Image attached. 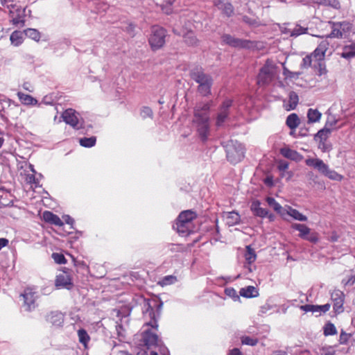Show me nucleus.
<instances>
[{"label":"nucleus","instance_id":"obj_1","mask_svg":"<svg viewBox=\"0 0 355 355\" xmlns=\"http://www.w3.org/2000/svg\"><path fill=\"white\" fill-rule=\"evenodd\" d=\"M210 106L211 103H199L194 108L193 122L196 125L197 132L203 142L207 141L209 135Z\"/></svg>","mask_w":355,"mask_h":355},{"label":"nucleus","instance_id":"obj_2","mask_svg":"<svg viewBox=\"0 0 355 355\" xmlns=\"http://www.w3.org/2000/svg\"><path fill=\"white\" fill-rule=\"evenodd\" d=\"M135 343L146 355H155V327L144 324L141 332L135 336Z\"/></svg>","mask_w":355,"mask_h":355},{"label":"nucleus","instance_id":"obj_3","mask_svg":"<svg viewBox=\"0 0 355 355\" xmlns=\"http://www.w3.org/2000/svg\"><path fill=\"white\" fill-rule=\"evenodd\" d=\"M196 217V213L192 210L183 211L179 214L173 228L180 235L186 236L193 231L192 221Z\"/></svg>","mask_w":355,"mask_h":355},{"label":"nucleus","instance_id":"obj_4","mask_svg":"<svg viewBox=\"0 0 355 355\" xmlns=\"http://www.w3.org/2000/svg\"><path fill=\"white\" fill-rule=\"evenodd\" d=\"M223 147L225 149L227 159L230 163L237 164L244 157V147L237 141H227L224 143Z\"/></svg>","mask_w":355,"mask_h":355},{"label":"nucleus","instance_id":"obj_5","mask_svg":"<svg viewBox=\"0 0 355 355\" xmlns=\"http://www.w3.org/2000/svg\"><path fill=\"white\" fill-rule=\"evenodd\" d=\"M329 24L331 25V32L327 37L345 38L349 36L352 31V24L347 21H329Z\"/></svg>","mask_w":355,"mask_h":355},{"label":"nucleus","instance_id":"obj_6","mask_svg":"<svg viewBox=\"0 0 355 355\" xmlns=\"http://www.w3.org/2000/svg\"><path fill=\"white\" fill-rule=\"evenodd\" d=\"M276 73V66L270 60H267L265 64L261 68L258 75V84L268 85L274 78Z\"/></svg>","mask_w":355,"mask_h":355},{"label":"nucleus","instance_id":"obj_7","mask_svg":"<svg viewBox=\"0 0 355 355\" xmlns=\"http://www.w3.org/2000/svg\"><path fill=\"white\" fill-rule=\"evenodd\" d=\"M63 121L76 130L83 128V120L80 114L75 110L69 108L66 110L62 114Z\"/></svg>","mask_w":355,"mask_h":355},{"label":"nucleus","instance_id":"obj_8","mask_svg":"<svg viewBox=\"0 0 355 355\" xmlns=\"http://www.w3.org/2000/svg\"><path fill=\"white\" fill-rule=\"evenodd\" d=\"M21 296L24 299V306L26 311H31L36 307V300L38 298V293L32 288L25 289Z\"/></svg>","mask_w":355,"mask_h":355},{"label":"nucleus","instance_id":"obj_9","mask_svg":"<svg viewBox=\"0 0 355 355\" xmlns=\"http://www.w3.org/2000/svg\"><path fill=\"white\" fill-rule=\"evenodd\" d=\"M223 43L228 44L232 47H241V48H250L252 44L250 40H244L239 38H235L229 34H224L221 37Z\"/></svg>","mask_w":355,"mask_h":355},{"label":"nucleus","instance_id":"obj_10","mask_svg":"<svg viewBox=\"0 0 355 355\" xmlns=\"http://www.w3.org/2000/svg\"><path fill=\"white\" fill-rule=\"evenodd\" d=\"M190 76L199 85L213 82L212 78L209 74L205 73L200 68L192 69L190 72Z\"/></svg>","mask_w":355,"mask_h":355},{"label":"nucleus","instance_id":"obj_11","mask_svg":"<svg viewBox=\"0 0 355 355\" xmlns=\"http://www.w3.org/2000/svg\"><path fill=\"white\" fill-rule=\"evenodd\" d=\"M71 285V280L68 273L64 272L57 275L55 279V286L58 288L62 287L70 289Z\"/></svg>","mask_w":355,"mask_h":355},{"label":"nucleus","instance_id":"obj_12","mask_svg":"<svg viewBox=\"0 0 355 355\" xmlns=\"http://www.w3.org/2000/svg\"><path fill=\"white\" fill-rule=\"evenodd\" d=\"M331 298L334 300V309L336 312L340 313L343 311V293L340 291H335L331 294Z\"/></svg>","mask_w":355,"mask_h":355},{"label":"nucleus","instance_id":"obj_13","mask_svg":"<svg viewBox=\"0 0 355 355\" xmlns=\"http://www.w3.org/2000/svg\"><path fill=\"white\" fill-rule=\"evenodd\" d=\"M42 218L44 220L48 223L51 225H57L61 227L64 225L62 220L58 217V216L54 214L53 213L49 211H45L42 214Z\"/></svg>","mask_w":355,"mask_h":355},{"label":"nucleus","instance_id":"obj_14","mask_svg":"<svg viewBox=\"0 0 355 355\" xmlns=\"http://www.w3.org/2000/svg\"><path fill=\"white\" fill-rule=\"evenodd\" d=\"M214 6L227 17H230L234 12L232 5L228 2H223L222 0H214Z\"/></svg>","mask_w":355,"mask_h":355},{"label":"nucleus","instance_id":"obj_15","mask_svg":"<svg viewBox=\"0 0 355 355\" xmlns=\"http://www.w3.org/2000/svg\"><path fill=\"white\" fill-rule=\"evenodd\" d=\"M280 153L286 158L299 162L302 159V156L296 150L289 148H282L280 149Z\"/></svg>","mask_w":355,"mask_h":355},{"label":"nucleus","instance_id":"obj_16","mask_svg":"<svg viewBox=\"0 0 355 355\" xmlns=\"http://www.w3.org/2000/svg\"><path fill=\"white\" fill-rule=\"evenodd\" d=\"M169 35L166 29L157 26V49L162 47L168 40Z\"/></svg>","mask_w":355,"mask_h":355},{"label":"nucleus","instance_id":"obj_17","mask_svg":"<svg viewBox=\"0 0 355 355\" xmlns=\"http://www.w3.org/2000/svg\"><path fill=\"white\" fill-rule=\"evenodd\" d=\"M47 320L53 325L60 327L64 322V316L60 312H51L48 315Z\"/></svg>","mask_w":355,"mask_h":355},{"label":"nucleus","instance_id":"obj_18","mask_svg":"<svg viewBox=\"0 0 355 355\" xmlns=\"http://www.w3.org/2000/svg\"><path fill=\"white\" fill-rule=\"evenodd\" d=\"M260 205L259 200L253 201L251 205V210L255 216L264 218L268 215V211L261 207Z\"/></svg>","mask_w":355,"mask_h":355},{"label":"nucleus","instance_id":"obj_19","mask_svg":"<svg viewBox=\"0 0 355 355\" xmlns=\"http://www.w3.org/2000/svg\"><path fill=\"white\" fill-rule=\"evenodd\" d=\"M3 6L6 7L8 9L10 16H24L25 15V10L22 8L21 6H19L16 4L8 3Z\"/></svg>","mask_w":355,"mask_h":355},{"label":"nucleus","instance_id":"obj_20","mask_svg":"<svg viewBox=\"0 0 355 355\" xmlns=\"http://www.w3.org/2000/svg\"><path fill=\"white\" fill-rule=\"evenodd\" d=\"M239 293L244 297H254L259 295L258 290L253 286L242 288Z\"/></svg>","mask_w":355,"mask_h":355},{"label":"nucleus","instance_id":"obj_21","mask_svg":"<svg viewBox=\"0 0 355 355\" xmlns=\"http://www.w3.org/2000/svg\"><path fill=\"white\" fill-rule=\"evenodd\" d=\"M24 32L15 31L12 33L10 37L11 44L15 46L20 45L24 40Z\"/></svg>","mask_w":355,"mask_h":355},{"label":"nucleus","instance_id":"obj_22","mask_svg":"<svg viewBox=\"0 0 355 355\" xmlns=\"http://www.w3.org/2000/svg\"><path fill=\"white\" fill-rule=\"evenodd\" d=\"M17 96H18L19 99L20 100V101L21 102V103H23L24 105H33L37 104V101L28 94H26L23 92H17Z\"/></svg>","mask_w":355,"mask_h":355},{"label":"nucleus","instance_id":"obj_23","mask_svg":"<svg viewBox=\"0 0 355 355\" xmlns=\"http://www.w3.org/2000/svg\"><path fill=\"white\" fill-rule=\"evenodd\" d=\"M291 227L300 232L299 236L303 239H305L306 236L309 235L311 232V229L304 224L293 223Z\"/></svg>","mask_w":355,"mask_h":355},{"label":"nucleus","instance_id":"obj_24","mask_svg":"<svg viewBox=\"0 0 355 355\" xmlns=\"http://www.w3.org/2000/svg\"><path fill=\"white\" fill-rule=\"evenodd\" d=\"M286 123L290 129L295 130L300 124V119L296 114H291L288 116Z\"/></svg>","mask_w":355,"mask_h":355},{"label":"nucleus","instance_id":"obj_25","mask_svg":"<svg viewBox=\"0 0 355 355\" xmlns=\"http://www.w3.org/2000/svg\"><path fill=\"white\" fill-rule=\"evenodd\" d=\"M355 56V44L345 46L341 53V57L349 59Z\"/></svg>","mask_w":355,"mask_h":355},{"label":"nucleus","instance_id":"obj_26","mask_svg":"<svg viewBox=\"0 0 355 355\" xmlns=\"http://www.w3.org/2000/svg\"><path fill=\"white\" fill-rule=\"evenodd\" d=\"M286 214L291 217H293L294 219L300 220V221H306L307 217L302 214H301L299 211L297 209H293L291 207H288V210L286 211Z\"/></svg>","mask_w":355,"mask_h":355},{"label":"nucleus","instance_id":"obj_27","mask_svg":"<svg viewBox=\"0 0 355 355\" xmlns=\"http://www.w3.org/2000/svg\"><path fill=\"white\" fill-rule=\"evenodd\" d=\"M266 202L270 207H271L276 212L284 215L285 210L283 209L282 207L272 197H268Z\"/></svg>","mask_w":355,"mask_h":355},{"label":"nucleus","instance_id":"obj_28","mask_svg":"<svg viewBox=\"0 0 355 355\" xmlns=\"http://www.w3.org/2000/svg\"><path fill=\"white\" fill-rule=\"evenodd\" d=\"M307 117L309 123H315L320 119L321 113L318 110L310 108L307 112Z\"/></svg>","mask_w":355,"mask_h":355},{"label":"nucleus","instance_id":"obj_29","mask_svg":"<svg viewBox=\"0 0 355 355\" xmlns=\"http://www.w3.org/2000/svg\"><path fill=\"white\" fill-rule=\"evenodd\" d=\"M331 130L328 129L327 127H324V128L320 130L318 133L315 135L314 139L315 141H326V139L329 137Z\"/></svg>","mask_w":355,"mask_h":355},{"label":"nucleus","instance_id":"obj_30","mask_svg":"<svg viewBox=\"0 0 355 355\" xmlns=\"http://www.w3.org/2000/svg\"><path fill=\"white\" fill-rule=\"evenodd\" d=\"M245 258L249 265L254 262L256 260L257 254L255 251L250 245L246 246Z\"/></svg>","mask_w":355,"mask_h":355},{"label":"nucleus","instance_id":"obj_31","mask_svg":"<svg viewBox=\"0 0 355 355\" xmlns=\"http://www.w3.org/2000/svg\"><path fill=\"white\" fill-rule=\"evenodd\" d=\"M227 223L230 226L238 224L240 221V216L235 211L229 212L227 214Z\"/></svg>","mask_w":355,"mask_h":355},{"label":"nucleus","instance_id":"obj_32","mask_svg":"<svg viewBox=\"0 0 355 355\" xmlns=\"http://www.w3.org/2000/svg\"><path fill=\"white\" fill-rule=\"evenodd\" d=\"M24 35L26 37H28L36 42L40 41L41 35H40V33L37 29L27 28V29L24 30Z\"/></svg>","mask_w":355,"mask_h":355},{"label":"nucleus","instance_id":"obj_33","mask_svg":"<svg viewBox=\"0 0 355 355\" xmlns=\"http://www.w3.org/2000/svg\"><path fill=\"white\" fill-rule=\"evenodd\" d=\"M184 42L189 46H196L199 41L192 32H188L184 36Z\"/></svg>","mask_w":355,"mask_h":355},{"label":"nucleus","instance_id":"obj_34","mask_svg":"<svg viewBox=\"0 0 355 355\" xmlns=\"http://www.w3.org/2000/svg\"><path fill=\"white\" fill-rule=\"evenodd\" d=\"M298 96L295 92L289 93V104L286 107L287 110H294L298 103Z\"/></svg>","mask_w":355,"mask_h":355},{"label":"nucleus","instance_id":"obj_35","mask_svg":"<svg viewBox=\"0 0 355 355\" xmlns=\"http://www.w3.org/2000/svg\"><path fill=\"white\" fill-rule=\"evenodd\" d=\"M78 340L85 347H87V343L90 340V337L85 329H79L78 331Z\"/></svg>","mask_w":355,"mask_h":355},{"label":"nucleus","instance_id":"obj_36","mask_svg":"<svg viewBox=\"0 0 355 355\" xmlns=\"http://www.w3.org/2000/svg\"><path fill=\"white\" fill-rule=\"evenodd\" d=\"M213 82L207 83L198 85V92L202 96H206L210 94L211 87Z\"/></svg>","mask_w":355,"mask_h":355},{"label":"nucleus","instance_id":"obj_37","mask_svg":"<svg viewBox=\"0 0 355 355\" xmlns=\"http://www.w3.org/2000/svg\"><path fill=\"white\" fill-rule=\"evenodd\" d=\"M96 141V139L95 137H84L82 139H80L79 143L82 146L86 147V148H90L95 145Z\"/></svg>","mask_w":355,"mask_h":355},{"label":"nucleus","instance_id":"obj_38","mask_svg":"<svg viewBox=\"0 0 355 355\" xmlns=\"http://www.w3.org/2000/svg\"><path fill=\"white\" fill-rule=\"evenodd\" d=\"M232 105V100L231 99H226L221 106L219 108V112L220 114H223L228 116L229 115V110L231 107Z\"/></svg>","mask_w":355,"mask_h":355},{"label":"nucleus","instance_id":"obj_39","mask_svg":"<svg viewBox=\"0 0 355 355\" xmlns=\"http://www.w3.org/2000/svg\"><path fill=\"white\" fill-rule=\"evenodd\" d=\"M177 282V277L174 275H168L162 278V280L157 282V284L164 286L171 285Z\"/></svg>","mask_w":355,"mask_h":355},{"label":"nucleus","instance_id":"obj_40","mask_svg":"<svg viewBox=\"0 0 355 355\" xmlns=\"http://www.w3.org/2000/svg\"><path fill=\"white\" fill-rule=\"evenodd\" d=\"M324 175L334 180L340 181L343 179V176L341 175L334 171L330 170L329 168Z\"/></svg>","mask_w":355,"mask_h":355},{"label":"nucleus","instance_id":"obj_41","mask_svg":"<svg viewBox=\"0 0 355 355\" xmlns=\"http://www.w3.org/2000/svg\"><path fill=\"white\" fill-rule=\"evenodd\" d=\"M175 0H165L166 4L161 3L160 7L162 11L166 15L172 13L173 9L171 8L172 4Z\"/></svg>","mask_w":355,"mask_h":355},{"label":"nucleus","instance_id":"obj_42","mask_svg":"<svg viewBox=\"0 0 355 355\" xmlns=\"http://www.w3.org/2000/svg\"><path fill=\"white\" fill-rule=\"evenodd\" d=\"M307 28H304L298 24H296L295 28L292 29L291 37H297L302 34L306 33Z\"/></svg>","mask_w":355,"mask_h":355},{"label":"nucleus","instance_id":"obj_43","mask_svg":"<svg viewBox=\"0 0 355 355\" xmlns=\"http://www.w3.org/2000/svg\"><path fill=\"white\" fill-rule=\"evenodd\" d=\"M336 334V329L332 323L329 322L326 324V325L324 327V334L325 336L334 335Z\"/></svg>","mask_w":355,"mask_h":355},{"label":"nucleus","instance_id":"obj_44","mask_svg":"<svg viewBox=\"0 0 355 355\" xmlns=\"http://www.w3.org/2000/svg\"><path fill=\"white\" fill-rule=\"evenodd\" d=\"M338 120L336 118L335 116L329 114L327 117V120L326 121L324 127H327L328 129L332 130L334 127L336 125Z\"/></svg>","mask_w":355,"mask_h":355},{"label":"nucleus","instance_id":"obj_45","mask_svg":"<svg viewBox=\"0 0 355 355\" xmlns=\"http://www.w3.org/2000/svg\"><path fill=\"white\" fill-rule=\"evenodd\" d=\"M241 343L243 345L254 346L257 344L258 340L257 338H252L250 336H243L241 338Z\"/></svg>","mask_w":355,"mask_h":355},{"label":"nucleus","instance_id":"obj_46","mask_svg":"<svg viewBox=\"0 0 355 355\" xmlns=\"http://www.w3.org/2000/svg\"><path fill=\"white\" fill-rule=\"evenodd\" d=\"M324 53L322 51V52H320V50L318 51V47H317L311 55L314 59V62H321L323 60Z\"/></svg>","mask_w":355,"mask_h":355},{"label":"nucleus","instance_id":"obj_47","mask_svg":"<svg viewBox=\"0 0 355 355\" xmlns=\"http://www.w3.org/2000/svg\"><path fill=\"white\" fill-rule=\"evenodd\" d=\"M141 116L144 119H146L147 117L153 119V112L152 109H150L148 107H143L141 110Z\"/></svg>","mask_w":355,"mask_h":355},{"label":"nucleus","instance_id":"obj_48","mask_svg":"<svg viewBox=\"0 0 355 355\" xmlns=\"http://www.w3.org/2000/svg\"><path fill=\"white\" fill-rule=\"evenodd\" d=\"M313 61V58H312V55H308L305 56L302 59V62L301 64V67L302 68H304V69H307L308 67L311 66V63H312Z\"/></svg>","mask_w":355,"mask_h":355},{"label":"nucleus","instance_id":"obj_49","mask_svg":"<svg viewBox=\"0 0 355 355\" xmlns=\"http://www.w3.org/2000/svg\"><path fill=\"white\" fill-rule=\"evenodd\" d=\"M52 257L55 263L58 264L65 263L66 259L62 254L53 253Z\"/></svg>","mask_w":355,"mask_h":355},{"label":"nucleus","instance_id":"obj_50","mask_svg":"<svg viewBox=\"0 0 355 355\" xmlns=\"http://www.w3.org/2000/svg\"><path fill=\"white\" fill-rule=\"evenodd\" d=\"M10 17H11V21H12L13 24H15L16 26H24V16H17V15H15V16H10Z\"/></svg>","mask_w":355,"mask_h":355},{"label":"nucleus","instance_id":"obj_51","mask_svg":"<svg viewBox=\"0 0 355 355\" xmlns=\"http://www.w3.org/2000/svg\"><path fill=\"white\" fill-rule=\"evenodd\" d=\"M329 166L324 163V162L322 159H319V161L318 163H316V167L315 168L318 169L320 173L324 174L325 171H327Z\"/></svg>","mask_w":355,"mask_h":355},{"label":"nucleus","instance_id":"obj_52","mask_svg":"<svg viewBox=\"0 0 355 355\" xmlns=\"http://www.w3.org/2000/svg\"><path fill=\"white\" fill-rule=\"evenodd\" d=\"M284 75L286 76V78H298L299 76L301 75V72H293L289 71L288 69L284 68L283 71Z\"/></svg>","mask_w":355,"mask_h":355},{"label":"nucleus","instance_id":"obj_53","mask_svg":"<svg viewBox=\"0 0 355 355\" xmlns=\"http://www.w3.org/2000/svg\"><path fill=\"white\" fill-rule=\"evenodd\" d=\"M225 293L230 297H232V298H234L236 300L239 299V297L237 295L236 290L234 289L233 288H226L225 289Z\"/></svg>","mask_w":355,"mask_h":355},{"label":"nucleus","instance_id":"obj_54","mask_svg":"<svg viewBox=\"0 0 355 355\" xmlns=\"http://www.w3.org/2000/svg\"><path fill=\"white\" fill-rule=\"evenodd\" d=\"M305 240H307L313 243H316L318 241V234L315 232H311L306 236Z\"/></svg>","mask_w":355,"mask_h":355},{"label":"nucleus","instance_id":"obj_55","mask_svg":"<svg viewBox=\"0 0 355 355\" xmlns=\"http://www.w3.org/2000/svg\"><path fill=\"white\" fill-rule=\"evenodd\" d=\"M300 309L306 312H317V305L306 304L300 306Z\"/></svg>","mask_w":355,"mask_h":355},{"label":"nucleus","instance_id":"obj_56","mask_svg":"<svg viewBox=\"0 0 355 355\" xmlns=\"http://www.w3.org/2000/svg\"><path fill=\"white\" fill-rule=\"evenodd\" d=\"M227 116L223 114H218L217 118H216V124L217 126H221L223 123L225 121V120L227 119Z\"/></svg>","mask_w":355,"mask_h":355},{"label":"nucleus","instance_id":"obj_57","mask_svg":"<svg viewBox=\"0 0 355 355\" xmlns=\"http://www.w3.org/2000/svg\"><path fill=\"white\" fill-rule=\"evenodd\" d=\"M26 180L28 183L35 184L36 186L39 183L38 178L35 177V174H30L26 177Z\"/></svg>","mask_w":355,"mask_h":355},{"label":"nucleus","instance_id":"obj_58","mask_svg":"<svg viewBox=\"0 0 355 355\" xmlns=\"http://www.w3.org/2000/svg\"><path fill=\"white\" fill-rule=\"evenodd\" d=\"M278 169L280 171H285L288 168V163L286 161L280 160L278 162Z\"/></svg>","mask_w":355,"mask_h":355},{"label":"nucleus","instance_id":"obj_59","mask_svg":"<svg viewBox=\"0 0 355 355\" xmlns=\"http://www.w3.org/2000/svg\"><path fill=\"white\" fill-rule=\"evenodd\" d=\"M328 46H329V43L326 40H324V41H322L319 46H318V51L320 50V52H322V51L325 53L328 49Z\"/></svg>","mask_w":355,"mask_h":355},{"label":"nucleus","instance_id":"obj_60","mask_svg":"<svg viewBox=\"0 0 355 355\" xmlns=\"http://www.w3.org/2000/svg\"><path fill=\"white\" fill-rule=\"evenodd\" d=\"M330 309V304H326L324 305H317V312H323L325 313L328 311Z\"/></svg>","mask_w":355,"mask_h":355},{"label":"nucleus","instance_id":"obj_61","mask_svg":"<svg viewBox=\"0 0 355 355\" xmlns=\"http://www.w3.org/2000/svg\"><path fill=\"white\" fill-rule=\"evenodd\" d=\"M355 282V275H352L350 277L348 278V279H343L342 283L345 286H352Z\"/></svg>","mask_w":355,"mask_h":355},{"label":"nucleus","instance_id":"obj_62","mask_svg":"<svg viewBox=\"0 0 355 355\" xmlns=\"http://www.w3.org/2000/svg\"><path fill=\"white\" fill-rule=\"evenodd\" d=\"M319 161V159L310 158L306 160V164L309 166H312L315 168L316 163Z\"/></svg>","mask_w":355,"mask_h":355},{"label":"nucleus","instance_id":"obj_63","mask_svg":"<svg viewBox=\"0 0 355 355\" xmlns=\"http://www.w3.org/2000/svg\"><path fill=\"white\" fill-rule=\"evenodd\" d=\"M348 338H349V334H346L344 331H342L340 335V343L341 344L345 343L347 341Z\"/></svg>","mask_w":355,"mask_h":355},{"label":"nucleus","instance_id":"obj_64","mask_svg":"<svg viewBox=\"0 0 355 355\" xmlns=\"http://www.w3.org/2000/svg\"><path fill=\"white\" fill-rule=\"evenodd\" d=\"M63 219H64V222L69 225H73V223L74 222V220L69 215L64 216Z\"/></svg>","mask_w":355,"mask_h":355}]
</instances>
